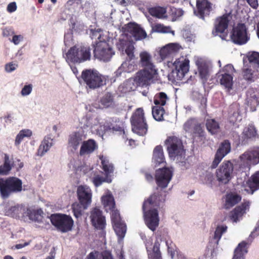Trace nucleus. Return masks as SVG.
<instances>
[{
    "mask_svg": "<svg viewBox=\"0 0 259 259\" xmlns=\"http://www.w3.org/2000/svg\"><path fill=\"white\" fill-rule=\"evenodd\" d=\"M162 146H156L153 149L152 165L156 169L154 178L157 185V192H155L145 200L143 204L144 219L147 227L152 231L156 230L159 225L157 207L160 205L162 196Z\"/></svg>",
    "mask_w": 259,
    "mask_h": 259,
    "instance_id": "obj_1",
    "label": "nucleus"
},
{
    "mask_svg": "<svg viewBox=\"0 0 259 259\" xmlns=\"http://www.w3.org/2000/svg\"><path fill=\"white\" fill-rule=\"evenodd\" d=\"M157 69H143L139 71L134 78L128 79L125 83L127 88L134 91L138 87H147L150 84L152 78L156 77Z\"/></svg>",
    "mask_w": 259,
    "mask_h": 259,
    "instance_id": "obj_2",
    "label": "nucleus"
},
{
    "mask_svg": "<svg viewBox=\"0 0 259 259\" xmlns=\"http://www.w3.org/2000/svg\"><path fill=\"white\" fill-rule=\"evenodd\" d=\"M22 189V182L19 178L15 177L0 178V196L2 199H8L13 194L20 193Z\"/></svg>",
    "mask_w": 259,
    "mask_h": 259,
    "instance_id": "obj_3",
    "label": "nucleus"
},
{
    "mask_svg": "<svg viewBox=\"0 0 259 259\" xmlns=\"http://www.w3.org/2000/svg\"><path fill=\"white\" fill-rule=\"evenodd\" d=\"M91 49L89 46L75 45L71 47L66 54V60L73 64H80L90 61Z\"/></svg>",
    "mask_w": 259,
    "mask_h": 259,
    "instance_id": "obj_4",
    "label": "nucleus"
},
{
    "mask_svg": "<svg viewBox=\"0 0 259 259\" xmlns=\"http://www.w3.org/2000/svg\"><path fill=\"white\" fill-rule=\"evenodd\" d=\"M172 65L175 68L167 75L168 79L172 83L182 80L189 70V60L181 57L172 63L167 62V66Z\"/></svg>",
    "mask_w": 259,
    "mask_h": 259,
    "instance_id": "obj_5",
    "label": "nucleus"
},
{
    "mask_svg": "<svg viewBox=\"0 0 259 259\" xmlns=\"http://www.w3.org/2000/svg\"><path fill=\"white\" fill-rule=\"evenodd\" d=\"M81 78L87 87L90 89L99 88L106 84V78L96 70L90 69L83 70Z\"/></svg>",
    "mask_w": 259,
    "mask_h": 259,
    "instance_id": "obj_6",
    "label": "nucleus"
},
{
    "mask_svg": "<svg viewBox=\"0 0 259 259\" xmlns=\"http://www.w3.org/2000/svg\"><path fill=\"white\" fill-rule=\"evenodd\" d=\"M131 122L132 131L140 136H144L148 131V125L142 108L137 109L133 114Z\"/></svg>",
    "mask_w": 259,
    "mask_h": 259,
    "instance_id": "obj_7",
    "label": "nucleus"
},
{
    "mask_svg": "<svg viewBox=\"0 0 259 259\" xmlns=\"http://www.w3.org/2000/svg\"><path fill=\"white\" fill-rule=\"evenodd\" d=\"M234 67L231 64L226 65L217 74V80L225 91L229 94H233Z\"/></svg>",
    "mask_w": 259,
    "mask_h": 259,
    "instance_id": "obj_8",
    "label": "nucleus"
},
{
    "mask_svg": "<svg viewBox=\"0 0 259 259\" xmlns=\"http://www.w3.org/2000/svg\"><path fill=\"white\" fill-rule=\"evenodd\" d=\"M52 224L58 231L66 233L71 231L74 225L72 218L63 213H54L50 217Z\"/></svg>",
    "mask_w": 259,
    "mask_h": 259,
    "instance_id": "obj_9",
    "label": "nucleus"
},
{
    "mask_svg": "<svg viewBox=\"0 0 259 259\" xmlns=\"http://www.w3.org/2000/svg\"><path fill=\"white\" fill-rule=\"evenodd\" d=\"M167 145V149L170 157L175 158L176 157L182 158L185 154V150L181 139L171 136L168 138L165 142Z\"/></svg>",
    "mask_w": 259,
    "mask_h": 259,
    "instance_id": "obj_10",
    "label": "nucleus"
},
{
    "mask_svg": "<svg viewBox=\"0 0 259 259\" xmlns=\"http://www.w3.org/2000/svg\"><path fill=\"white\" fill-rule=\"evenodd\" d=\"M241 165L249 169L251 165L259 163V147H251L240 155Z\"/></svg>",
    "mask_w": 259,
    "mask_h": 259,
    "instance_id": "obj_11",
    "label": "nucleus"
},
{
    "mask_svg": "<svg viewBox=\"0 0 259 259\" xmlns=\"http://www.w3.org/2000/svg\"><path fill=\"white\" fill-rule=\"evenodd\" d=\"M94 57L105 62L110 60L114 52L109 44L106 41L98 42L96 45H94Z\"/></svg>",
    "mask_w": 259,
    "mask_h": 259,
    "instance_id": "obj_12",
    "label": "nucleus"
},
{
    "mask_svg": "<svg viewBox=\"0 0 259 259\" xmlns=\"http://www.w3.org/2000/svg\"><path fill=\"white\" fill-rule=\"evenodd\" d=\"M233 169V165L230 161H224L216 171L218 181L222 184H227L231 179Z\"/></svg>",
    "mask_w": 259,
    "mask_h": 259,
    "instance_id": "obj_13",
    "label": "nucleus"
},
{
    "mask_svg": "<svg viewBox=\"0 0 259 259\" xmlns=\"http://www.w3.org/2000/svg\"><path fill=\"white\" fill-rule=\"evenodd\" d=\"M113 228L119 239L122 240L126 232V226L121 220L119 211H113L111 214Z\"/></svg>",
    "mask_w": 259,
    "mask_h": 259,
    "instance_id": "obj_14",
    "label": "nucleus"
},
{
    "mask_svg": "<svg viewBox=\"0 0 259 259\" xmlns=\"http://www.w3.org/2000/svg\"><path fill=\"white\" fill-rule=\"evenodd\" d=\"M231 38L233 42L238 45L246 44L249 39L247 28L244 24L240 23L232 30Z\"/></svg>",
    "mask_w": 259,
    "mask_h": 259,
    "instance_id": "obj_15",
    "label": "nucleus"
},
{
    "mask_svg": "<svg viewBox=\"0 0 259 259\" xmlns=\"http://www.w3.org/2000/svg\"><path fill=\"white\" fill-rule=\"evenodd\" d=\"M231 151V143L228 140H225L221 143L218 149L214 158L210 166L211 168H216L223 158Z\"/></svg>",
    "mask_w": 259,
    "mask_h": 259,
    "instance_id": "obj_16",
    "label": "nucleus"
},
{
    "mask_svg": "<svg viewBox=\"0 0 259 259\" xmlns=\"http://www.w3.org/2000/svg\"><path fill=\"white\" fill-rule=\"evenodd\" d=\"M91 221L92 225L99 230H103L106 226L105 217L98 208H94L91 211Z\"/></svg>",
    "mask_w": 259,
    "mask_h": 259,
    "instance_id": "obj_17",
    "label": "nucleus"
},
{
    "mask_svg": "<svg viewBox=\"0 0 259 259\" xmlns=\"http://www.w3.org/2000/svg\"><path fill=\"white\" fill-rule=\"evenodd\" d=\"M77 194L79 202L88 208L92 202V193L91 189L86 186H79L77 188Z\"/></svg>",
    "mask_w": 259,
    "mask_h": 259,
    "instance_id": "obj_18",
    "label": "nucleus"
},
{
    "mask_svg": "<svg viewBox=\"0 0 259 259\" xmlns=\"http://www.w3.org/2000/svg\"><path fill=\"white\" fill-rule=\"evenodd\" d=\"M125 31L133 36L135 40H139L145 38L147 33L138 24L130 22L127 24Z\"/></svg>",
    "mask_w": 259,
    "mask_h": 259,
    "instance_id": "obj_19",
    "label": "nucleus"
},
{
    "mask_svg": "<svg viewBox=\"0 0 259 259\" xmlns=\"http://www.w3.org/2000/svg\"><path fill=\"white\" fill-rule=\"evenodd\" d=\"M230 16L226 14L218 18L215 21L214 30L212 31L213 35L216 36L219 34L224 33L227 30L228 23L230 21Z\"/></svg>",
    "mask_w": 259,
    "mask_h": 259,
    "instance_id": "obj_20",
    "label": "nucleus"
},
{
    "mask_svg": "<svg viewBox=\"0 0 259 259\" xmlns=\"http://www.w3.org/2000/svg\"><path fill=\"white\" fill-rule=\"evenodd\" d=\"M154 103L155 106L152 108L153 117L156 121H162V92L155 95Z\"/></svg>",
    "mask_w": 259,
    "mask_h": 259,
    "instance_id": "obj_21",
    "label": "nucleus"
},
{
    "mask_svg": "<svg viewBox=\"0 0 259 259\" xmlns=\"http://www.w3.org/2000/svg\"><path fill=\"white\" fill-rule=\"evenodd\" d=\"M199 76L204 81H206L209 76L211 64L201 58H198L196 61Z\"/></svg>",
    "mask_w": 259,
    "mask_h": 259,
    "instance_id": "obj_22",
    "label": "nucleus"
},
{
    "mask_svg": "<svg viewBox=\"0 0 259 259\" xmlns=\"http://www.w3.org/2000/svg\"><path fill=\"white\" fill-rule=\"evenodd\" d=\"M212 4L207 0H201L197 1L198 13L196 15L199 18L204 19L205 16L209 15L212 11Z\"/></svg>",
    "mask_w": 259,
    "mask_h": 259,
    "instance_id": "obj_23",
    "label": "nucleus"
},
{
    "mask_svg": "<svg viewBox=\"0 0 259 259\" xmlns=\"http://www.w3.org/2000/svg\"><path fill=\"white\" fill-rule=\"evenodd\" d=\"M98 148V145L95 140L90 139L83 141L79 150L80 156L90 155Z\"/></svg>",
    "mask_w": 259,
    "mask_h": 259,
    "instance_id": "obj_24",
    "label": "nucleus"
},
{
    "mask_svg": "<svg viewBox=\"0 0 259 259\" xmlns=\"http://www.w3.org/2000/svg\"><path fill=\"white\" fill-rule=\"evenodd\" d=\"M250 203L248 201H244L242 204L236 207L231 211L230 218L231 220L237 223L241 218L242 216L246 213V210L249 208Z\"/></svg>",
    "mask_w": 259,
    "mask_h": 259,
    "instance_id": "obj_25",
    "label": "nucleus"
},
{
    "mask_svg": "<svg viewBox=\"0 0 259 259\" xmlns=\"http://www.w3.org/2000/svg\"><path fill=\"white\" fill-rule=\"evenodd\" d=\"M243 64L245 66H250L254 70L259 67V53L257 52H250L247 53L243 59Z\"/></svg>",
    "mask_w": 259,
    "mask_h": 259,
    "instance_id": "obj_26",
    "label": "nucleus"
},
{
    "mask_svg": "<svg viewBox=\"0 0 259 259\" xmlns=\"http://www.w3.org/2000/svg\"><path fill=\"white\" fill-rule=\"evenodd\" d=\"M104 132H119L124 134L125 132L123 128V124L121 122L114 121L113 120H106L101 125Z\"/></svg>",
    "mask_w": 259,
    "mask_h": 259,
    "instance_id": "obj_27",
    "label": "nucleus"
},
{
    "mask_svg": "<svg viewBox=\"0 0 259 259\" xmlns=\"http://www.w3.org/2000/svg\"><path fill=\"white\" fill-rule=\"evenodd\" d=\"M161 242L162 236L161 235L157 234L152 249L148 253L149 259H161V252L160 250Z\"/></svg>",
    "mask_w": 259,
    "mask_h": 259,
    "instance_id": "obj_28",
    "label": "nucleus"
},
{
    "mask_svg": "<svg viewBox=\"0 0 259 259\" xmlns=\"http://www.w3.org/2000/svg\"><path fill=\"white\" fill-rule=\"evenodd\" d=\"M99 103L100 108H114L115 106L114 96L107 92L101 98Z\"/></svg>",
    "mask_w": 259,
    "mask_h": 259,
    "instance_id": "obj_29",
    "label": "nucleus"
},
{
    "mask_svg": "<svg viewBox=\"0 0 259 259\" xmlns=\"http://www.w3.org/2000/svg\"><path fill=\"white\" fill-rule=\"evenodd\" d=\"M181 15V11L170 6L163 7V19L168 18L172 21Z\"/></svg>",
    "mask_w": 259,
    "mask_h": 259,
    "instance_id": "obj_30",
    "label": "nucleus"
},
{
    "mask_svg": "<svg viewBox=\"0 0 259 259\" xmlns=\"http://www.w3.org/2000/svg\"><path fill=\"white\" fill-rule=\"evenodd\" d=\"M10 211L13 218L24 219L25 217H26L27 211H28V207L23 205L17 204L11 206L10 208Z\"/></svg>",
    "mask_w": 259,
    "mask_h": 259,
    "instance_id": "obj_31",
    "label": "nucleus"
},
{
    "mask_svg": "<svg viewBox=\"0 0 259 259\" xmlns=\"http://www.w3.org/2000/svg\"><path fill=\"white\" fill-rule=\"evenodd\" d=\"M43 215L44 212L41 208L31 209L28 207L26 217H28L29 219L32 221L40 223L42 222Z\"/></svg>",
    "mask_w": 259,
    "mask_h": 259,
    "instance_id": "obj_32",
    "label": "nucleus"
},
{
    "mask_svg": "<svg viewBox=\"0 0 259 259\" xmlns=\"http://www.w3.org/2000/svg\"><path fill=\"white\" fill-rule=\"evenodd\" d=\"M52 139L45 137L41 141L37 151V155L42 156L47 152L53 145Z\"/></svg>",
    "mask_w": 259,
    "mask_h": 259,
    "instance_id": "obj_33",
    "label": "nucleus"
},
{
    "mask_svg": "<svg viewBox=\"0 0 259 259\" xmlns=\"http://www.w3.org/2000/svg\"><path fill=\"white\" fill-rule=\"evenodd\" d=\"M241 200V197L238 194L229 193L226 195L225 207L226 209H230Z\"/></svg>",
    "mask_w": 259,
    "mask_h": 259,
    "instance_id": "obj_34",
    "label": "nucleus"
},
{
    "mask_svg": "<svg viewBox=\"0 0 259 259\" xmlns=\"http://www.w3.org/2000/svg\"><path fill=\"white\" fill-rule=\"evenodd\" d=\"M82 135L78 132H74L69 136L68 145L74 150H76L80 144H82Z\"/></svg>",
    "mask_w": 259,
    "mask_h": 259,
    "instance_id": "obj_35",
    "label": "nucleus"
},
{
    "mask_svg": "<svg viewBox=\"0 0 259 259\" xmlns=\"http://www.w3.org/2000/svg\"><path fill=\"white\" fill-rule=\"evenodd\" d=\"M88 259H114L111 252L108 250L91 252L87 257Z\"/></svg>",
    "mask_w": 259,
    "mask_h": 259,
    "instance_id": "obj_36",
    "label": "nucleus"
},
{
    "mask_svg": "<svg viewBox=\"0 0 259 259\" xmlns=\"http://www.w3.org/2000/svg\"><path fill=\"white\" fill-rule=\"evenodd\" d=\"M102 201L104 207L111 211V214L113 211H118L115 209V203L112 195H107L102 197Z\"/></svg>",
    "mask_w": 259,
    "mask_h": 259,
    "instance_id": "obj_37",
    "label": "nucleus"
},
{
    "mask_svg": "<svg viewBox=\"0 0 259 259\" xmlns=\"http://www.w3.org/2000/svg\"><path fill=\"white\" fill-rule=\"evenodd\" d=\"M180 47L177 44H169L163 47V59L165 57L172 56L177 53Z\"/></svg>",
    "mask_w": 259,
    "mask_h": 259,
    "instance_id": "obj_38",
    "label": "nucleus"
},
{
    "mask_svg": "<svg viewBox=\"0 0 259 259\" xmlns=\"http://www.w3.org/2000/svg\"><path fill=\"white\" fill-rule=\"evenodd\" d=\"M141 63L144 69H156L154 65L151 62V56L147 52H142L140 54Z\"/></svg>",
    "mask_w": 259,
    "mask_h": 259,
    "instance_id": "obj_39",
    "label": "nucleus"
},
{
    "mask_svg": "<svg viewBox=\"0 0 259 259\" xmlns=\"http://www.w3.org/2000/svg\"><path fill=\"white\" fill-rule=\"evenodd\" d=\"M205 124L208 132L211 135H215L220 132V124L214 119H207Z\"/></svg>",
    "mask_w": 259,
    "mask_h": 259,
    "instance_id": "obj_40",
    "label": "nucleus"
},
{
    "mask_svg": "<svg viewBox=\"0 0 259 259\" xmlns=\"http://www.w3.org/2000/svg\"><path fill=\"white\" fill-rule=\"evenodd\" d=\"M246 246L245 241L240 243L234 250L233 259H244L245 254L247 252Z\"/></svg>",
    "mask_w": 259,
    "mask_h": 259,
    "instance_id": "obj_41",
    "label": "nucleus"
},
{
    "mask_svg": "<svg viewBox=\"0 0 259 259\" xmlns=\"http://www.w3.org/2000/svg\"><path fill=\"white\" fill-rule=\"evenodd\" d=\"M173 168L163 167V189L166 188L172 177Z\"/></svg>",
    "mask_w": 259,
    "mask_h": 259,
    "instance_id": "obj_42",
    "label": "nucleus"
},
{
    "mask_svg": "<svg viewBox=\"0 0 259 259\" xmlns=\"http://www.w3.org/2000/svg\"><path fill=\"white\" fill-rule=\"evenodd\" d=\"M12 167H14V163L11 164V161L9 159V156L6 154L5 156L4 163L3 165L0 166V175H8Z\"/></svg>",
    "mask_w": 259,
    "mask_h": 259,
    "instance_id": "obj_43",
    "label": "nucleus"
},
{
    "mask_svg": "<svg viewBox=\"0 0 259 259\" xmlns=\"http://www.w3.org/2000/svg\"><path fill=\"white\" fill-rule=\"evenodd\" d=\"M256 131L253 125H249L244 128L242 134V138L244 141L246 139H252L256 136Z\"/></svg>",
    "mask_w": 259,
    "mask_h": 259,
    "instance_id": "obj_44",
    "label": "nucleus"
},
{
    "mask_svg": "<svg viewBox=\"0 0 259 259\" xmlns=\"http://www.w3.org/2000/svg\"><path fill=\"white\" fill-rule=\"evenodd\" d=\"M228 227L226 225H218L214 231L213 239L215 241L217 244H219V242L221 239L222 235L227 232Z\"/></svg>",
    "mask_w": 259,
    "mask_h": 259,
    "instance_id": "obj_45",
    "label": "nucleus"
},
{
    "mask_svg": "<svg viewBox=\"0 0 259 259\" xmlns=\"http://www.w3.org/2000/svg\"><path fill=\"white\" fill-rule=\"evenodd\" d=\"M32 135V131L29 129L21 130L17 135L15 139V145H19L24 138H29Z\"/></svg>",
    "mask_w": 259,
    "mask_h": 259,
    "instance_id": "obj_46",
    "label": "nucleus"
},
{
    "mask_svg": "<svg viewBox=\"0 0 259 259\" xmlns=\"http://www.w3.org/2000/svg\"><path fill=\"white\" fill-rule=\"evenodd\" d=\"M249 187L251 189L252 193L259 189V171H256L252 176L251 179L248 181Z\"/></svg>",
    "mask_w": 259,
    "mask_h": 259,
    "instance_id": "obj_47",
    "label": "nucleus"
},
{
    "mask_svg": "<svg viewBox=\"0 0 259 259\" xmlns=\"http://www.w3.org/2000/svg\"><path fill=\"white\" fill-rule=\"evenodd\" d=\"M87 208H84V206L80 204L79 202H75L72 205V209L74 216L78 219L80 218L83 212V211Z\"/></svg>",
    "mask_w": 259,
    "mask_h": 259,
    "instance_id": "obj_48",
    "label": "nucleus"
},
{
    "mask_svg": "<svg viewBox=\"0 0 259 259\" xmlns=\"http://www.w3.org/2000/svg\"><path fill=\"white\" fill-rule=\"evenodd\" d=\"M252 67L250 66H245L244 65L243 69V76L244 79L251 82L254 81V76L253 75L254 70Z\"/></svg>",
    "mask_w": 259,
    "mask_h": 259,
    "instance_id": "obj_49",
    "label": "nucleus"
},
{
    "mask_svg": "<svg viewBox=\"0 0 259 259\" xmlns=\"http://www.w3.org/2000/svg\"><path fill=\"white\" fill-rule=\"evenodd\" d=\"M90 36L92 39L96 40L95 42L96 44L98 42L105 41L103 38V31L101 29H98L97 30L92 29Z\"/></svg>",
    "mask_w": 259,
    "mask_h": 259,
    "instance_id": "obj_50",
    "label": "nucleus"
},
{
    "mask_svg": "<svg viewBox=\"0 0 259 259\" xmlns=\"http://www.w3.org/2000/svg\"><path fill=\"white\" fill-rule=\"evenodd\" d=\"M191 134L194 137H198L201 139L204 138L205 132L201 124L197 122Z\"/></svg>",
    "mask_w": 259,
    "mask_h": 259,
    "instance_id": "obj_51",
    "label": "nucleus"
},
{
    "mask_svg": "<svg viewBox=\"0 0 259 259\" xmlns=\"http://www.w3.org/2000/svg\"><path fill=\"white\" fill-rule=\"evenodd\" d=\"M102 168L107 175L110 174L113 171V166L110 163L108 160L102 156L100 158Z\"/></svg>",
    "mask_w": 259,
    "mask_h": 259,
    "instance_id": "obj_52",
    "label": "nucleus"
},
{
    "mask_svg": "<svg viewBox=\"0 0 259 259\" xmlns=\"http://www.w3.org/2000/svg\"><path fill=\"white\" fill-rule=\"evenodd\" d=\"M197 122H198L194 119L188 120L183 125L184 130L186 132L191 134Z\"/></svg>",
    "mask_w": 259,
    "mask_h": 259,
    "instance_id": "obj_53",
    "label": "nucleus"
},
{
    "mask_svg": "<svg viewBox=\"0 0 259 259\" xmlns=\"http://www.w3.org/2000/svg\"><path fill=\"white\" fill-rule=\"evenodd\" d=\"M165 244L167 247L168 254L170 255L171 258H173L176 253V246L171 240H165Z\"/></svg>",
    "mask_w": 259,
    "mask_h": 259,
    "instance_id": "obj_54",
    "label": "nucleus"
},
{
    "mask_svg": "<svg viewBox=\"0 0 259 259\" xmlns=\"http://www.w3.org/2000/svg\"><path fill=\"white\" fill-rule=\"evenodd\" d=\"M149 13L158 18H162V7H152L148 9Z\"/></svg>",
    "mask_w": 259,
    "mask_h": 259,
    "instance_id": "obj_55",
    "label": "nucleus"
},
{
    "mask_svg": "<svg viewBox=\"0 0 259 259\" xmlns=\"http://www.w3.org/2000/svg\"><path fill=\"white\" fill-rule=\"evenodd\" d=\"M134 49L135 48L133 45L130 42L124 50L126 54L131 59H133V58L134 57Z\"/></svg>",
    "mask_w": 259,
    "mask_h": 259,
    "instance_id": "obj_56",
    "label": "nucleus"
},
{
    "mask_svg": "<svg viewBox=\"0 0 259 259\" xmlns=\"http://www.w3.org/2000/svg\"><path fill=\"white\" fill-rule=\"evenodd\" d=\"M32 90V85L29 84L25 85L22 89L21 94L22 96H25L29 95Z\"/></svg>",
    "mask_w": 259,
    "mask_h": 259,
    "instance_id": "obj_57",
    "label": "nucleus"
},
{
    "mask_svg": "<svg viewBox=\"0 0 259 259\" xmlns=\"http://www.w3.org/2000/svg\"><path fill=\"white\" fill-rule=\"evenodd\" d=\"M130 43V42L126 40L120 39L119 42L117 45V47L119 50L123 52L125 50Z\"/></svg>",
    "mask_w": 259,
    "mask_h": 259,
    "instance_id": "obj_58",
    "label": "nucleus"
},
{
    "mask_svg": "<svg viewBox=\"0 0 259 259\" xmlns=\"http://www.w3.org/2000/svg\"><path fill=\"white\" fill-rule=\"evenodd\" d=\"M93 182L96 187H99L105 182V179L100 176H97L93 178Z\"/></svg>",
    "mask_w": 259,
    "mask_h": 259,
    "instance_id": "obj_59",
    "label": "nucleus"
},
{
    "mask_svg": "<svg viewBox=\"0 0 259 259\" xmlns=\"http://www.w3.org/2000/svg\"><path fill=\"white\" fill-rule=\"evenodd\" d=\"M18 67V65L13 62L7 63L5 65V69L6 72H11L14 71Z\"/></svg>",
    "mask_w": 259,
    "mask_h": 259,
    "instance_id": "obj_60",
    "label": "nucleus"
},
{
    "mask_svg": "<svg viewBox=\"0 0 259 259\" xmlns=\"http://www.w3.org/2000/svg\"><path fill=\"white\" fill-rule=\"evenodd\" d=\"M23 39V36L22 35H15L13 36L12 41L15 45H18Z\"/></svg>",
    "mask_w": 259,
    "mask_h": 259,
    "instance_id": "obj_61",
    "label": "nucleus"
},
{
    "mask_svg": "<svg viewBox=\"0 0 259 259\" xmlns=\"http://www.w3.org/2000/svg\"><path fill=\"white\" fill-rule=\"evenodd\" d=\"M169 33L172 37L175 36V31L172 30L170 26L163 25V34Z\"/></svg>",
    "mask_w": 259,
    "mask_h": 259,
    "instance_id": "obj_62",
    "label": "nucleus"
},
{
    "mask_svg": "<svg viewBox=\"0 0 259 259\" xmlns=\"http://www.w3.org/2000/svg\"><path fill=\"white\" fill-rule=\"evenodd\" d=\"M7 11L10 13L15 12L17 9V6L15 2L10 3L7 6Z\"/></svg>",
    "mask_w": 259,
    "mask_h": 259,
    "instance_id": "obj_63",
    "label": "nucleus"
},
{
    "mask_svg": "<svg viewBox=\"0 0 259 259\" xmlns=\"http://www.w3.org/2000/svg\"><path fill=\"white\" fill-rule=\"evenodd\" d=\"M152 30L154 32H162V25L160 24H152Z\"/></svg>",
    "mask_w": 259,
    "mask_h": 259,
    "instance_id": "obj_64",
    "label": "nucleus"
}]
</instances>
